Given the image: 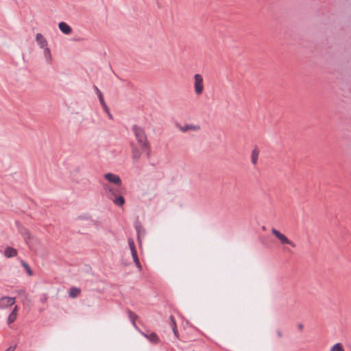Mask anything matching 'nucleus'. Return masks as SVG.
Segmentation results:
<instances>
[{
    "mask_svg": "<svg viewBox=\"0 0 351 351\" xmlns=\"http://www.w3.org/2000/svg\"><path fill=\"white\" fill-rule=\"evenodd\" d=\"M137 143H130L132 159L134 162H138L143 153L145 154L147 158L151 156V145L147 139L145 130L134 125L132 128Z\"/></svg>",
    "mask_w": 351,
    "mask_h": 351,
    "instance_id": "obj_1",
    "label": "nucleus"
},
{
    "mask_svg": "<svg viewBox=\"0 0 351 351\" xmlns=\"http://www.w3.org/2000/svg\"><path fill=\"white\" fill-rule=\"evenodd\" d=\"M194 89L197 95H200L203 93L204 80L200 74H195L194 75Z\"/></svg>",
    "mask_w": 351,
    "mask_h": 351,
    "instance_id": "obj_2",
    "label": "nucleus"
},
{
    "mask_svg": "<svg viewBox=\"0 0 351 351\" xmlns=\"http://www.w3.org/2000/svg\"><path fill=\"white\" fill-rule=\"evenodd\" d=\"M271 232L278 239H279L282 244H289L293 247H295V244L293 241L289 240L285 234L276 228H273L271 229Z\"/></svg>",
    "mask_w": 351,
    "mask_h": 351,
    "instance_id": "obj_3",
    "label": "nucleus"
},
{
    "mask_svg": "<svg viewBox=\"0 0 351 351\" xmlns=\"http://www.w3.org/2000/svg\"><path fill=\"white\" fill-rule=\"evenodd\" d=\"M16 302L15 298L4 296L0 299V308H7L14 304Z\"/></svg>",
    "mask_w": 351,
    "mask_h": 351,
    "instance_id": "obj_4",
    "label": "nucleus"
},
{
    "mask_svg": "<svg viewBox=\"0 0 351 351\" xmlns=\"http://www.w3.org/2000/svg\"><path fill=\"white\" fill-rule=\"evenodd\" d=\"M104 178L111 183H113L117 186H121L122 184V181L120 177L118 175L114 174L112 173H107L104 175Z\"/></svg>",
    "mask_w": 351,
    "mask_h": 351,
    "instance_id": "obj_5",
    "label": "nucleus"
},
{
    "mask_svg": "<svg viewBox=\"0 0 351 351\" xmlns=\"http://www.w3.org/2000/svg\"><path fill=\"white\" fill-rule=\"evenodd\" d=\"M105 191L107 192L108 197L111 200V198H114V197H117L119 195V190L115 188H112L110 186H104Z\"/></svg>",
    "mask_w": 351,
    "mask_h": 351,
    "instance_id": "obj_6",
    "label": "nucleus"
},
{
    "mask_svg": "<svg viewBox=\"0 0 351 351\" xmlns=\"http://www.w3.org/2000/svg\"><path fill=\"white\" fill-rule=\"evenodd\" d=\"M141 334L143 335L145 338H147L149 341L154 343H157L159 342V337L155 332H152L151 334L148 335L146 334L141 330H139Z\"/></svg>",
    "mask_w": 351,
    "mask_h": 351,
    "instance_id": "obj_7",
    "label": "nucleus"
},
{
    "mask_svg": "<svg viewBox=\"0 0 351 351\" xmlns=\"http://www.w3.org/2000/svg\"><path fill=\"white\" fill-rule=\"evenodd\" d=\"M36 40L40 48H45L47 47V41L45 38L40 33L36 34Z\"/></svg>",
    "mask_w": 351,
    "mask_h": 351,
    "instance_id": "obj_8",
    "label": "nucleus"
},
{
    "mask_svg": "<svg viewBox=\"0 0 351 351\" xmlns=\"http://www.w3.org/2000/svg\"><path fill=\"white\" fill-rule=\"evenodd\" d=\"M18 254L17 250L12 247H7L4 251V256L6 258H12L16 256Z\"/></svg>",
    "mask_w": 351,
    "mask_h": 351,
    "instance_id": "obj_9",
    "label": "nucleus"
},
{
    "mask_svg": "<svg viewBox=\"0 0 351 351\" xmlns=\"http://www.w3.org/2000/svg\"><path fill=\"white\" fill-rule=\"evenodd\" d=\"M58 27L60 31L65 34H70L72 32L71 27L65 22H60Z\"/></svg>",
    "mask_w": 351,
    "mask_h": 351,
    "instance_id": "obj_10",
    "label": "nucleus"
},
{
    "mask_svg": "<svg viewBox=\"0 0 351 351\" xmlns=\"http://www.w3.org/2000/svg\"><path fill=\"white\" fill-rule=\"evenodd\" d=\"M127 313H128V317L131 321L132 324L136 330H138L139 331L140 329L136 324V320L138 318V315L130 310H128Z\"/></svg>",
    "mask_w": 351,
    "mask_h": 351,
    "instance_id": "obj_11",
    "label": "nucleus"
},
{
    "mask_svg": "<svg viewBox=\"0 0 351 351\" xmlns=\"http://www.w3.org/2000/svg\"><path fill=\"white\" fill-rule=\"evenodd\" d=\"M258 156H259V149L258 147H256L252 151V155H251V161L254 165H256L257 164Z\"/></svg>",
    "mask_w": 351,
    "mask_h": 351,
    "instance_id": "obj_12",
    "label": "nucleus"
},
{
    "mask_svg": "<svg viewBox=\"0 0 351 351\" xmlns=\"http://www.w3.org/2000/svg\"><path fill=\"white\" fill-rule=\"evenodd\" d=\"M199 129V126L191 125V124H186L184 126L180 127V130L183 132H186L189 130H198Z\"/></svg>",
    "mask_w": 351,
    "mask_h": 351,
    "instance_id": "obj_13",
    "label": "nucleus"
},
{
    "mask_svg": "<svg viewBox=\"0 0 351 351\" xmlns=\"http://www.w3.org/2000/svg\"><path fill=\"white\" fill-rule=\"evenodd\" d=\"M43 55H44L46 62L49 64H51V61H52V58H51L50 49L48 47H46L45 48H43Z\"/></svg>",
    "mask_w": 351,
    "mask_h": 351,
    "instance_id": "obj_14",
    "label": "nucleus"
},
{
    "mask_svg": "<svg viewBox=\"0 0 351 351\" xmlns=\"http://www.w3.org/2000/svg\"><path fill=\"white\" fill-rule=\"evenodd\" d=\"M112 202L118 206H122L125 204V198L122 195H118L114 198H111Z\"/></svg>",
    "mask_w": 351,
    "mask_h": 351,
    "instance_id": "obj_15",
    "label": "nucleus"
},
{
    "mask_svg": "<svg viewBox=\"0 0 351 351\" xmlns=\"http://www.w3.org/2000/svg\"><path fill=\"white\" fill-rule=\"evenodd\" d=\"M93 87H94L96 94L98 96V98H99L101 105V106L104 105V104H106V102L104 101L102 93L101 92V90L98 88V87L97 86H94Z\"/></svg>",
    "mask_w": 351,
    "mask_h": 351,
    "instance_id": "obj_16",
    "label": "nucleus"
},
{
    "mask_svg": "<svg viewBox=\"0 0 351 351\" xmlns=\"http://www.w3.org/2000/svg\"><path fill=\"white\" fill-rule=\"evenodd\" d=\"M81 292L80 289L77 287H72L69 290V296L71 298H76Z\"/></svg>",
    "mask_w": 351,
    "mask_h": 351,
    "instance_id": "obj_17",
    "label": "nucleus"
},
{
    "mask_svg": "<svg viewBox=\"0 0 351 351\" xmlns=\"http://www.w3.org/2000/svg\"><path fill=\"white\" fill-rule=\"evenodd\" d=\"M131 254H132V258H133L135 265L139 269H141L142 267H141V264L138 257L137 251H136L134 252H132Z\"/></svg>",
    "mask_w": 351,
    "mask_h": 351,
    "instance_id": "obj_18",
    "label": "nucleus"
},
{
    "mask_svg": "<svg viewBox=\"0 0 351 351\" xmlns=\"http://www.w3.org/2000/svg\"><path fill=\"white\" fill-rule=\"evenodd\" d=\"M21 265H22V266L25 268V269L26 270V271H27V274H28L29 276H32V275H33V272H32V271L31 268L29 267V266L28 265V264H27L25 261H23V260H21Z\"/></svg>",
    "mask_w": 351,
    "mask_h": 351,
    "instance_id": "obj_19",
    "label": "nucleus"
},
{
    "mask_svg": "<svg viewBox=\"0 0 351 351\" xmlns=\"http://www.w3.org/2000/svg\"><path fill=\"white\" fill-rule=\"evenodd\" d=\"M330 351H344V349L341 343H337L331 348Z\"/></svg>",
    "mask_w": 351,
    "mask_h": 351,
    "instance_id": "obj_20",
    "label": "nucleus"
},
{
    "mask_svg": "<svg viewBox=\"0 0 351 351\" xmlns=\"http://www.w3.org/2000/svg\"><path fill=\"white\" fill-rule=\"evenodd\" d=\"M128 245H129L131 253L136 251V247H135V243L134 242V240L132 238H130L128 239Z\"/></svg>",
    "mask_w": 351,
    "mask_h": 351,
    "instance_id": "obj_21",
    "label": "nucleus"
},
{
    "mask_svg": "<svg viewBox=\"0 0 351 351\" xmlns=\"http://www.w3.org/2000/svg\"><path fill=\"white\" fill-rule=\"evenodd\" d=\"M16 317H17V315H14V313H10L8 317V324H10L13 323L16 320Z\"/></svg>",
    "mask_w": 351,
    "mask_h": 351,
    "instance_id": "obj_22",
    "label": "nucleus"
},
{
    "mask_svg": "<svg viewBox=\"0 0 351 351\" xmlns=\"http://www.w3.org/2000/svg\"><path fill=\"white\" fill-rule=\"evenodd\" d=\"M104 110V111L108 114V117L110 119H113V117L112 115V114L110 113V110L108 107V106L106 105V104H104V105L101 106Z\"/></svg>",
    "mask_w": 351,
    "mask_h": 351,
    "instance_id": "obj_23",
    "label": "nucleus"
},
{
    "mask_svg": "<svg viewBox=\"0 0 351 351\" xmlns=\"http://www.w3.org/2000/svg\"><path fill=\"white\" fill-rule=\"evenodd\" d=\"M23 235L26 241L30 239V233L28 230H25L23 232Z\"/></svg>",
    "mask_w": 351,
    "mask_h": 351,
    "instance_id": "obj_24",
    "label": "nucleus"
},
{
    "mask_svg": "<svg viewBox=\"0 0 351 351\" xmlns=\"http://www.w3.org/2000/svg\"><path fill=\"white\" fill-rule=\"evenodd\" d=\"M170 319H171V327L172 328V329L177 328L175 319L172 315L170 316Z\"/></svg>",
    "mask_w": 351,
    "mask_h": 351,
    "instance_id": "obj_25",
    "label": "nucleus"
},
{
    "mask_svg": "<svg viewBox=\"0 0 351 351\" xmlns=\"http://www.w3.org/2000/svg\"><path fill=\"white\" fill-rule=\"evenodd\" d=\"M16 348V345L11 346L7 350H5V351H14Z\"/></svg>",
    "mask_w": 351,
    "mask_h": 351,
    "instance_id": "obj_26",
    "label": "nucleus"
},
{
    "mask_svg": "<svg viewBox=\"0 0 351 351\" xmlns=\"http://www.w3.org/2000/svg\"><path fill=\"white\" fill-rule=\"evenodd\" d=\"M47 300V295L46 294L43 295V297L40 298V301L43 303H45Z\"/></svg>",
    "mask_w": 351,
    "mask_h": 351,
    "instance_id": "obj_27",
    "label": "nucleus"
},
{
    "mask_svg": "<svg viewBox=\"0 0 351 351\" xmlns=\"http://www.w3.org/2000/svg\"><path fill=\"white\" fill-rule=\"evenodd\" d=\"M17 312H18V306H15L14 307V308L12 309L11 313H14V315H17Z\"/></svg>",
    "mask_w": 351,
    "mask_h": 351,
    "instance_id": "obj_28",
    "label": "nucleus"
},
{
    "mask_svg": "<svg viewBox=\"0 0 351 351\" xmlns=\"http://www.w3.org/2000/svg\"><path fill=\"white\" fill-rule=\"evenodd\" d=\"M172 330H173L175 337L178 338V331L177 328H173Z\"/></svg>",
    "mask_w": 351,
    "mask_h": 351,
    "instance_id": "obj_29",
    "label": "nucleus"
},
{
    "mask_svg": "<svg viewBox=\"0 0 351 351\" xmlns=\"http://www.w3.org/2000/svg\"><path fill=\"white\" fill-rule=\"evenodd\" d=\"M277 335L280 338L282 337V332L280 330H277Z\"/></svg>",
    "mask_w": 351,
    "mask_h": 351,
    "instance_id": "obj_30",
    "label": "nucleus"
},
{
    "mask_svg": "<svg viewBox=\"0 0 351 351\" xmlns=\"http://www.w3.org/2000/svg\"><path fill=\"white\" fill-rule=\"evenodd\" d=\"M136 228V232H137V234H138L140 233V230H141V226H135Z\"/></svg>",
    "mask_w": 351,
    "mask_h": 351,
    "instance_id": "obj_31",
    "label": "nucleus"
},
{
    "mask_svg": "<svg viewBox=\"0 0 351 351\" xmlns=\"http://www.w3.org/2000/svg\"><path fill=\"white\" fill-rule=\"evenodd\" d=\"M298 327L300 330H302L303 329V324H299L298 325Z\"/></svg>",
    "mask_w": 351,
    "mask_h": 351,
    "instance_id": "obj_32",
    "label": "nucleus"
}]
</instances>
